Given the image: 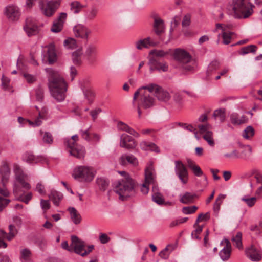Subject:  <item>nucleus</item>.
Wrapping results in <instances>:
<instances>
[{"instance_id": "nucleus-35", "label": "nucleus", "mask_w": 262, "mask_h": 262, "mask_svg": "<svg viewBox=\"0 0 262 262\" xmlns=\"http://www.w3.org/2000/svg\"><path fill=\"white\" fill-rule=\"evenodd\" d=\"M188 166L190 168L196 177H201L203 174V172L201 168L190 159L187 160Z\"/></svg>"}, {"instance_id": "nucleus-64", "label": "nucleus", "mask_w": 262, "mask_h": 262, "mask_svg": "<svg viewBox=\"0 0 262 262\" xmlns=\"http://www.w3.org/2000/svg\"><path fill=\"white\" fill-rule=\"evenodd\" d=\"M36 97L38 101H42L44 97V92L43 89L39 87L36 91Z\"/></svg>"}, {"instance_id": "nucleus-11", "label": "nucleus", "mask_w": 262, "mask_h": 262, "mask_svg": "<svg viewBox=\"0 0 262 262\" xmlns=\"http://www.w3.org/2000/svg\"><path fill=\"white\" fill-rule=\"evenodd\" d=\"M23 29L28 36L35 35L38 32L35 19L32 17L26 18Z\"/></svg>"}, {"instance_id": "nucleus-9", "label": "nucleus", "mask_w": 262, "mask_h": 262, "mask_svg": "<svg viewBox=\"0 0 262 262\" xmlns=\"http://www.w3.org/2000/svg\"><path fill=\"white\" fill-rule=\"evenodd\" d=\"M147 89L149 91L154 92L156 97L160 101L166 102L170 98L169 93L156 84H149L148 85Z\"/></svg>"}, {"instance_id": "nucleus-52", "label": "nucleus", "mask_w": 262, "mask_h": 262, "mask_svg": "<svg viewBox=\"0 0 262 262\" xmlns=\"http://www.w3.org/2000/svg\"><path fill=\"white\" fill-rule=\"evenodd\" d=\"M9 232L8 234L7 239L8 241H11L16 236L18 231L15 226L13 225H9Z\"/></svg>"}, {"instance_id": "nucleus-1", "label": "nucleus", "mask_w": 262, "mask_h": 262, "mask_svg": "<svg viewBox=\"0 0 262 262\" xmlns=\"http://www.w3.org/2000/svg\"><path fill=\"white\" fill-rule=\"evenodd\" d=\"M48 73V87L52 96L58 102H62L66 98L67 84L58 72L52 69H46Z\"/></svg>"}, {"instance_id": "nucleus-6", "label": "nucleus", "mask_w": 262, "mask_h": 262, "mask_svg": "<svg viewBox=\"0 0 262 262\" xmlns=\"http://www.w3.org/2000/svg\"><path fill=\"white\" fill-rule=\"evenodd\" d=\"M79 137L77 135L72 136L71 139H64V144L69 149V152L71 156L78 159L83 158L85 155L84 147L77 144Z\"/></svg>"}, {"instance_id": "nucleus-62", "label": "nucleus", "mask_w": 262, "mask_h": 262, "mask_svg": "<svg viewBox=\"0 0 262 262\" xmlns=\"http://www.w3.org/2000/svg\"><path fill=\"white\" fill-rule=\"evenodd\" d=\"M191 15L190 14L188 13L186 14L183 19L182 25L183 27H186L190 25L191 23Z\"/></svg>"}, {"instance_id": "nucleus-55", "label": "nucleus", "mask_w": 262, "mask_h": 262, "mask_svg": "<svg viewBox=\"0 0 262 262\" xmlns=\"http://www.w3.org/2000/svg\"><path fill=\"white\" fill-rule=\"evenodd\" d=\"M195 229L191 233V237L193 239H201L199 235L201 233L203 230V226H200L198 224L195 227Z\"/></svg>"}, {"instance_id": "nucleus-45", "label": "nucleus", "mask_w": 262, "mask_h": 262, "mask_svg": "<svg viewBox=\"0 0 262 262\" xmlns=\"http://www.w3.org/2000/svg\"><path fill=\"white\" fill-rule=\"evenodd\" d=\"M241 200L244 202L249 207H253L257 201V198L249 197L248 195H245L242 198Z\"/></svg>"}, {"instance_id": "nucleus-14", "label": "nucleus", "mask_w": 262, "mask_h": 262, "mask_svg": "<svg viewBox=\"0 0 262 262\" xmlns=\"http://www.w3.org/2000/svg\"><path fill=\"white\" fill-rule=\"evenodd\" d=\"M11 170L8 163L3 161L0 166V179L2 185H6L8 182L10 176Z\"/></svg>"}, {"instance_id": "nucleus-51", "label": "nucleus", "mask_w": 262, "mask_h": 262, "mask_svg": "<svg viewBox=\"0 0 262 262\" xmlns=\"http://www.w3.org/2000/svg\"><path fill=\"white\" fill-rule=\"evenodd\" d=\"M256 48V47L254 45L248 46L242 48L239 51V54L241 55H245L249 53L254 52H255Z\"/></svg>"}, {"instance_id": "nucleus-41", "label": "nucleus", "mask_w": 262, "mask_h": 262, "mask_svg": "<svg viewBox=\"0 0 262 262\" xmlns=\"http://www.w3.org/2000/svg\"><path fill=\"white\" fill-rule=\"evenodd\" d=\"M83 7V6L78 1H73L70 4V10L73 13L75 14H77L80 12Z\"/></svg>"}, {"instance_id": "nucleus-20", "label": "nucleus", "mask_w": 262, "mask_h": 262, "mask_svg": "<svg viewBox=\"0 0 262 262\" xmlns=\"http://www.w3.org/2000/svg\"><path fill=\"white\" fill-rule=\"evenodd\" d=\"M13 192L15 195L18 196V200L21 201L27 204H28L32 197V194L31 192H29L26 195H24V191L21 190L16 184L14 185Z\"/></svg>"}, {"instance_id": "nucleus-32", "label": "nucleus", "mask_w": 262, "mask_h": 262, "mask_svg": "<svg viewBox=\"0 0 262 262\" xmlns=\"http://www.w3.org/2000/svg\"><path fill=\"white\" fill-rule=\"evenodd\" d=\"M48 61L51 64L57 60V55L55 52V46L53 43H50L47 46Z\"/></svg>"}, {"instance_id": "nucleus-19", "label": "nucleus", "mask_w": 262, "mask_h": 262, "mask_svg": "<svg viewBox=\"0 0 262 262\" xmlns=\"http://www.w3.org/2000/svg\"><path fill=\"white\" fill-rule=\"evenodd\" d=\"M67 17V14L64 12L60 13L59 16L56 19L52 25L51 30L55 33L60 32L63 28V25Z\"/></svg>"}, {"instance_id": "nucleus-3", "label": "nucleus", "mask_w": 262, "mask_h": 262, "mask_svg": "<svg viewBox=\"0 0 262 262\" xmlns=\"http://www.w3.org/2000/svg\"><path fill=\"white\" fill-rule=\"evenodd\" d=\"M114 191L119 195V199L121 200L133 196L136 193L135 183L129 177L119 180L114 184Z\"/></svg>"}, {"instance_id": "nucleus-8", "label": "nucleus", "mask_w": 262, "mask_h": 262, "mask_svg": "<svg viewBox=\"0 0 262 262\" xmlns=\"http://www.w3.org/2000/svg\"><path fill=\"white\" fill-rule=\"evenodd\" d=\"M94 176L92 168L85 166L75 167L73 173V176L75 179L80 178L88 182L92 181Z\"/></svg>"}, {"instance_id": "nucleus-36", "label": "nucleus", "mask_w": 262, "mask_h": 262, "mask_svg": "<svg viewBox=\"0 0 262 262\" xmlns=\"http://www.w3.org/2000/svg\"><path fill=\"white\" fill-rule=\"evenodd\" d=\"M152 192V199L154 202L158 205H163L165 204L164 199L162 195L158 191L156 186L153 187Z\"/></svg>"}, {"instance_id": "nucleus-39", "label": "nucleus", "mask_w": 262, "mask_h": 262, "mask_svg": "<svg viewBox=\"0 0 262 262\" xmlns=\"http://www.w3.org/2000/svg\"><path fill=\"white\" fill-rule=\"evenodd\" d=\"M242 234L239 232L236 233L235 236H233L231 240L233 242L234 245L239 249H243V246L242 242Z\"/></svg>"}, {"instance_id": "nucleus-56", "label": "nucleus", "mask_w": 262, "mask_h": 262, "mask_svg": "<svg viewBox=\"0 0 262 262\" xmlns=\"http://www.w3.org/2000/svg\"><path fill=\"white\" fill-rule=\"evenodd\" d=\"M160 62L158 61L155 57H151L149 59V64L150 66V70L152 72L157 70Z\"/></svg>"}, {"instance_id": "nucleus-49", "label": "nucleus", "mask_w": 262, "mask_h": 262, "mask_svg": "<svg viewBox=\"0 0 262 262\" xmlns=\"http://www.w3.org/2000/svg\"><path fill=\"white\" fill-rule=\"evenodd\" d=\"M31 256V251L28 248H25L20 251V258L22 260L28 261Z\"/></svg>"}, {"instance_id": "nucleus-13", "label": "nucleus", "mask_w": 262, "mask_h": 262, "mask_svg": "<svg viewBox=\"0 0 262 262\" xmlns=\"http://www.w3.org/2000/svg\"><path fill=\"white\" fill-rule=\"evenodd\" d=\"M245 253L246 256L253 261H258L261 259V251L253 245L246 248Z\"/></svg>"}, {"instance_id": "nucleus-34", "label": "nucleus", "mask_w": 262, "mask_h": 262, "mask_svg": "<svg viewBox=\"0 0 262 262\" xmlns=\"http://www.w3.org/2000/svg\"><path fill=\"white\" fill-rule=\"evenodd\" d=\"M196 198L198 196L196 194L185 192L181 196L180 201L183 204H190L193 203Z\"/></svg>"}, {"instance_id": "nucleus-31", "label": "nucleus", "mask_w": 262, "mask_h": 262, "mask_svg": "<svg viewBox=\"0 0 262 262\" xmlns=\"http://www.w3.org/2000/svg\"><path fill=\"white\" fill-rule=\"evenodd\" d=\"M23 160L28 163H37L41 160V158L27 152L23 155Z\"/></svg>"}, {"instance_id": "nucleus-43", "label": "nucleus", "mask_w": 262, "mask_h": 262, "mask_svg": "<svg viewBox=\"0 0 262 262\" xmlns=\"http://www.w3.org/2000/svg\"><path fill=\"white\" fill-rule=\"evenodd\" d=\"M154 177L151 167L148 168L145 171V183L148 184L154 183Z\"/></svg>"}, {"instance_id": "nucleus-61", "label": "nucleus", "mask_w": 262, "mask_h": 262, "mask_svg": "<svg viewBox=\"0 0 262 262\" xmlns=\"http://www.w3.org/2000/svg\"><path fill=\"white\" fill-rule=\"evenodd\" d=\"M35 190L41 195H45L46 194L45 186L41 182L36 184Z\"/></svg>"}, {"instance_id": "nucleus-16", "label": "nucleus", "mask_w": 262, "mask_h": 262, "mask_svg": "<svg viewBox=\"0 0 262 262\" xmlns=\"http://www.w3.org/2000/svg\"><path fill=\"white\" fill-rule=\"evenodd\" d=\"M174 57L177 60L183 64L189 63L191 59V56L187 52L180 49L175 50Z\"/></svg>"}, {"instance_id": "nucleus-48", "label": "nucleus", "mask_w": 262, "mask_h": 262, "mask_svg": "<svg viewBox=\"0 0 262 262\" xmlns=\"http://www.w3.org/2000/svg\"><path fill=\"white\" fill-rule=\"evenodd\" d=\"M63 45L65 48L69 49H74L77 47L76 40L72 38L66 39L64 41Z\"/></svg>"}, {"instance_id": "nucleus-42", "label": "nucleus", "mask_w": 262, "mask_h": 262, "mask_svg": "<svg viewBox=\"0 0 262 262\" xmlns=\"http://www.w3.org/2000/svg\"><path fill=\"white\" fill-rule=\"evenodd\" d=\"M215 119H219L222 122L225 120L226 115L225 109H219L215 110L213 114Z\"/></svg>"}, {"instance_id": "nucleus-2", "label": "nucleus", "mask_w": 262, "mask_h": 262, "mask_svg": "<svg viewBox=\"0 0 262 262\" xmlns=\"http://www.w3.org/2000/svg\"><path fill=\"white\" fill-rule=\"evenodd\" d=\"M148 85L143 86L135 92L133 96V103L137 100V111L139 117L142 114L141 109H148L154 105L155 99L151 95L152 91H149L147 89Z\"/></svg>"}, {"instance_id": "nucleus-44", "label": "nucleus", "mask_w": 262, "mask_h": 262, "mask_svg": "<svg viewBox=\"0 0 262 262\" xmlns=\"http://www.w3.org/2000/svg\"><path fill=\"white\" fill-rule=\"evenodd\" d=\"M173 247L171 245H168L165 248L162 250L159 254V256L163 259H167L170 253L173 250Z\"/></svg>"}, {"instance_id": "nucleus-28", "label": "nucleus", "mask_w": 262, "mask_h": 262, "mask_svg": "<svg viewBox=\"0 0 262 262\" xmlns=\"http://www.w3.org/2000/svg\"><path fill=\"white\" fill-rule=\"evenodd\" d=\"M68 210L70 213L72 221L76 225L79 224L81 221L80 213L74 207H70L68 208Z\"/></svg>"}, {"instance_id": "nucleus-59", "label": "nucleus", "mask_w": 262, "mask_h": 262, "mask_svg": "<svg viewBox=\"0 0 262 262\" xmlns=\"http://www.w3.org/2000/svg\"><path fill=\"white\" fill-rule=\"evenodd\" d=\"M42 140L45 143L51 144L53 142V137L50 133L46 132L43 136Z\"/></svg>"}, {"instance_id": "nucleus-12", "label": "nucleus", "mask_w": 262, "mask_h": 262, "mask_svg": "<svg viewBox=\"0 0 262 262\" xmlns=\"http://www.w3.org/2000/svg\"><path fill=\"white\" fill-rule=\"evenodd\" d=\"M4 13L7 17L11 21L17 20L20 16L19 8L15 5H9L5 8Z\"/></svg>"}, {"instance_id": "nucleus-63", "label": "nucleus", "mask_w": 262, "mask_h": 262, "mask_svg": "<svg viewBox=\"0 0 262 262\" xmlns=\"http://www.w3.org/2000/svg\"><path fill=\"white\" fill-rule=\"evenodd\" d=\"M198 128L199 129V131L200 133L206 134L207 132H210V129H211V125L208 123H206L205 124H201L198 125Z\"/></svg>"}, {"instance_id": "nucleus-46", "label": "nucleus", "mask_w": 262, "mask_h": 262, "mask_svg": "<svg viewBox=\"0 0 262 262\" xmlns=\"http://www.w3.org/2000/svg\"><path fill=\"white\" fill-rule=\"evenodd\" d=\"M220 66V63L218 61H212L208 67L207 70V74L208 76L211 75L213 71H216L217 69H219Z\"/></svg>"}, {"instance_id": "nucleus-15", "label": "nucleus", "mask_w": 262, "mask_h": 262, "mask_svg": "<svg viewBox=\"0 0 262 262\" xmlns=\"http://www.w3.org/2000/svg\"><path fill=\"white\" fill-rule=\"evenodd\" d=\"M81 88L84 97L87 99L88 103H92L95 97V93L92 89L88 81L83 80L81 83Z\"/></svg>"}, {"instance_id": "nucleus-25", "label": "nucleus", "mask_w": 262, "mask_h": 262, "mask_svg": "<svg viewBox=\"0 0 262 262\" xmlns=\"http://www.w3.org/2000/svg\"><path fill=\"white\" fill-rule=\"evenodd\" d=\"M231 122L234 125H239L244 124L247 122V118L246 116H239L237 113H232L230 116Z\"/></svg>"}, {"instance_id": "nucleus-17", "label": "nucleus", "mask_w": 262, "mask_h": 262, "mask_svg": "<svg viewBox=\"0 0 262 262\" xmlns=\"http://www.w3.org/2000/svg\"><path fill=\"white\" fill-rule=\"evenodd\" d=\"M120 145L121 147L132 149L136 146L134 139L130 136L123 134L120 137Z\"/></svg>"}, {"instance_id": "nucleus-23", "label": "nucleus", "mask_w": 262, "mask_h": 262, "mask_svg": "<svg viewBox=\"0 0 262 262\" xmlns=\"http://www.w3.org/2000/svg\"><path fill=\"white\" fill-rule=\"evenodd\" d=\"M154 23L153 25L155 33L159 35L164 31L165 26L163 20L157 15L154 16Z\"/></svg>"}, {"instance_id": "nucleus-57", "label": "nucleus", "mask_w": 262, "mask_h": 262, "mask_svg": "<svg viewBox=\"0 0 262 262\" xmlns=\"http://www.w3.org/2000/svg\"><path fill=\"white\" fill-rule=\"evenodd\" d=\"M168 54V52H165L163 50H153L150 52V54L152 55L155 58L162 57Z\"/></svg>"}, {"instance_id": "nucleus-26", "label": "nucleus", "mask_w": 262, "mask_h": 262, "mask_svg": "<svg viewBox=\"0 0 262 262\" xmlns=\"http://www.w3.org/2000/svg\"><path fill=\"white\" fill-rule=\"evenodd\" d=\"M97 55V50L95 46L90 45L86 47L85 55L89 61H94L96 59Z\"/></svg>"}, {"instance_id": "nucleus-29", "label": "nucleus", "mask_w": 262, "mask_h": 262, "mask_svg": "<svg viewBox=\"0 0 262 262\" xmlns=\"http://www.w3.org/2000/svg\"><path fill=\"white\" fill-rule=\"evenodd\" d=\"M49 198L52 201L55 206H59L60 202L63 198L62 194L55 190H52L49 194Z\"/></svg>"}, {"instance_id": "nucleus-38", "label": "nucleus", "mask_w": 262, "mask_h": 262, "mask_svg": "<svg viewBox=\"0 0 262 262\" xmlns=\"http://www.w3.org/2000/svg\"><path fill=\"white\" fill-rule=\"evenodd\" d=\"M13 171L17 181L21 180V179L25 178V175L20 166L17 164H14Z\"/></svg>"}, {"instance_id": "nucleus-24", "label": "nucleus", "mask_w": 262, "mask_h": 262, "mask_svg": "<svg viewBox=\"0 0 262 262\" xmlns=\"http://www.w3.org/2000/svg\"><path fill=\"white\" fill-rule=\"evenodd\" d=\"M233 34V32H223L221 34L218 35V39L216 41V43L219 44L220 42L224 45H228L230 43L232 35Z\"/></svg>"}, {"instance_id": "nucleus-37", "label": "nucleus", "mask_w": 262, "mask_h": 262, "mask_svg": "<svg viewBox=\"0 0 262 262\" xmlns=\"http://www.w3.org/2000/svg\"><path fill=\"white\" fill-rule=\"evenodd\" d=\"M82 54V49H79L72 53V60L74 64L80 65L81 63V55Z\"/></svg>"}, {"instance_id": "nucleus-10", "label": "nucleus", "mask_w": 262, "mask_h": 262, "mask_svg": "<svg viewBox=\"0 0 262 262\" xmlns=\"http://www.w3.org/2000/svg\"><path fill=\"white\" fill-rule=\"evenodd\" d=\"M175 172L181 182L187 183L188 179V172L185 166L181 161H175Z\"/></svg>"}, {"instance_id": "nucleus-4", "label": "nucleus", "mask_w": 262, "mask_h": 262, "mask_svg": "<svg viewBox=\"0 0 262 262\" xmlns=\"http://www.w3.org/2000/svg\"><path fill=\"white\" fill-rule=\"evenodd\" d=\"M233 16L237 19H246L251 16L255 6L250 0H232Z\"/></svg>"}, {"instance_id": "nucleus-22", "label": "nucleus", "mask_w": 262, "mask_h": 262, "mask_svg": "<svg viewBox=\"0 0 262 262\" xmlns=\"http://www.w3.org/2000/svg\"><path fill=\"white\" fill-rule=\"evenodd\" d=\"M75 35L77 37L83 39H87L88 35L91 33V31L84 26L77 25L73 28Z\"/></svg>"}, {"instance_id": "nucleus-54", "label": "nucleus", "mask_w": 262, "mask_h": 262, "mask_svg": "<svg viewBox=\"0 0 262 262\" xmlns=\"http://www.w3.org/2000/svg\"><path fill=\"white\" fill-rule=\"evenodd\" d=\"M226 195L220 194L217 198L216 199L215 202L214 204L213 209L215 211L219 210L220 205L222 203V201L225 198Z\"/></svg>"}, {"instance_id": "nucleus-18", "label": "nucleus", "mask_w": 262, "mask_h": 262, "mask_svg": "<svg viewBox=\"0 0 262 262\" xmlns=\"http://www.w3.org/2000/svg\"><path fill=\"white\" fill-rule=\"evenodd\" d=\"M221 245H223V248L220 252V256L223 260H228L231 251V245L230 241L227 239H224L221 242Z\"/></svg>"}, {"instance_id": "nucleus-40", "label": "nucleus", "mask_w": 262, "mask_h": 262, "mask_svg": "<svg viewBox=\"0 0 262 262\" xmlns=\"http://www.w3.org/2000/svg\"><path fill=\"white\" fill-rule=\"evenodd\" d=\"M98 10L96 7H93L89 9L85 13V17L87 20H93L97 16Z\"/></svg>"}, {"instance_id": "nucleus-5", "label": "nucleus", "mask_w": 262, "mask_h": 262, "mask_svg": "<svg viewBox=\"0 0 262 262\" xmlns=\"http://www.w3.org/2000/svg\"><path fill=\"white\" fill-rule=\"evenodd\" d=\"M36 1L38 0H27L26 5L28 7L31 8ZM38 1L42 13L47 17L52 16L60 5L59 1L56 0L50 1L38 0Z\"/></svg>"}, {"instance_id": "nucleus-21", "label": "nucleus", "mask_w": 262, "mask_h": 262, "mask_svg": "<svg viewBox=\"0 0 262 262\" xmlns=\"http://www.w3.org/2000/svg\"><path fill=\"white\" fill-rule=\"evenodd\" d=\"M119 162L123 166L128 164H130L133 166H137L138 164V159L133 155H122L119 159Z\"/></svg>"}, {"instance_id": "nucleus-27", "label": "nucleus", "mask_w": 262, "mask_h": 262, "mask_svg": "<svg viewBox=\"0 0 262 262\" xmlns=\"http://www.w3.org/2000/svg\"><path fill=\"white\" fill-rule=\"evenodd\" d=\"M155 45L156 43L151 40L150 37L140 40L136 42V47L138 50H141L143 48H148L149 46H154Z\"/></svg>"}, {"instance_id": "nucleus-50", "label": "nucleus", "mask_w": 262, "mask_h": 262, "mask_svg": "<svg viewBox=\"0 0 262 262\" xmlns=\"http://www.w3.org/2000/svg\"><path fill=\"white\" fill-rule=\"evenodd\" d=\"M210 217V213L207 212L205 214L201 213L200 214L195 221V223L194 224V227H195L196 226H198V224H199V223L200 222L202 221H206L208 220Z\"/></svg>"}, {"instance_id": "nucleus-30", "label": "nucleus", "mask_w": 262, "mask_h": 262, "mask_svg": "<svg viewBox=\"0 0 262 262\" xmlns=\"http://www.w3.org/2000/svg\"><path fill=\"white\" fill-rule=\"evenodd\" d=\"M241 147L243 148V150L241 151V154H239V158L246 160H249L250 158L252 152V148L251 146L249 145H242Z\"/></svg>"}, {"instance_id": "nucleus-47", "label": "nucleus", "mask_w": 262, "mask_h": 262, "mask_svg": "<svg viewBox=\"0 0 262 262\" xmlns=\"http://www.w3.org/2000/svg\"><path fill=\"white\" fill-rule=\"evenodd\" d=\"M97 183L100 189L102 191H105L109 185L108 181L103 178H98L97 179Z\"/></svg>"}, {"instance_id": "nucleus-60", "label": "nucleus", "mask_w": 262, "mask_h": 262, "mask_svg": "<svg viewBox=\"0 0 262 262\" xmlns=\"http://www.w3.org/2000/svg\"><path fill=\"white\" fill-rule=\"evenodd\" d=\"M198 209V207L195 206L184 207L183 208L182 211L184 214H192L195 212Z\"/></svg>"}, {"instance_id": "nucleus-53", "label": "nucleus", "mask_w": 262, "mask_h": 262, "mask_svg": "<svg viewBox=\"0 0 262 262\" xmlns=\"http://www.w3.org/2000/svg\"><path fill=\"white\" fill-rule=\"evenodd\" d=\"M254 130L253 128L251 126H249L245 129L243 133V136L244 138L248 139L252 137L254 135Z\"/></svg>"}, {"instance_id": "nucleus-7", "label": "nucleus", "mask_w": 262, "mask_h": 262, "mask_svg": "<svg viewBox=\"0 0 262 262\" xmlns=\"http://www.w3.org/2000/svg\"><path fill=\"white\" fill-rule=\"evenodd\" d=\"M71 242L73 249L72 252H74L82 257H84L89 254L94 248V245H91L88 247L87 250H85L84 242L80 239L75 235L71 236Z\"/></svg>"}, {"instance_id": "nucleus-33", "label": "nucleus", "mask_w": 262, "mask_h": 262, "mask_svg": "<svg viewBox=\"0 0 262 262\" xmlns=\"http://www.w3.org/2000/svg\"><path fill=\"white\" fill-rule=\"evenodd\" d=\"M141 148L143 150H151L156 152H159L160 150L158 147L154 143L146 141H142L140 144Z\"/></svg>"}, {"instance_id": "nucleus-58", "label": "nucleus", "mask_w": 262, "mask_h": 262, "mask_svg": "<svg viewBox=\"0 0 262 262\" xmlns=\"http://www.w3.org/2000/svg\"><path fill=\"white\" fill-rule=\"evenodd\" d=\"M203 138L207 142L209 145L211 146H214V142L212 138V133L211 132H207L203 136Z\"/></svg>"}]
</instances>
